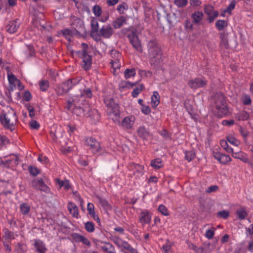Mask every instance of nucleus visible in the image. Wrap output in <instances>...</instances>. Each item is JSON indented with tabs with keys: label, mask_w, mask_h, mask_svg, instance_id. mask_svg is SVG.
I'll return each instance as SVG.
<instances>
[{
	"label": "nucleus",
	"mask_w": 253,
	"mask_h": 253,
	"mask_svg": "<svg viewBox=\"0 0 253 253\" xmlns=\"http://www.w3.org/2000/svg\"><path fill=\"white\" fill-rule=\"evenodd\" d=\"M211 106L213 113L218 117H223L229 113L225 97L221 93H216L213 96Z\"/></svg>",
	"instance_id": "obj_1"
},
{
	"label": "nucleus",
	"mask_w": 253,
	"mask_h": 253,
	"mask_svg": "<svg viewBox=\"0 0 253 253\" xmlns=\"http://www.w3.org/2000/svg\"><path fill=\"white\" fill-rule=\"evenodd\" d=\"M150 63L155 68H160L163 62L162 53L158 43L152 40L148 44Z\"/></svg>",
	"instance_id": "obj_2"
},
{
	"label": "nucleus",
	"mask_w": 253,
	"mask_h": 253,
	"mask_svg": "<svg viewBox=\"0 0 253 253\" xmlns=\"http://www.w3.org/2000/svg\"><path fill=\"white\" fill-rule=\"evenodd\" d=\"M17 117L14 111L11 109L7 112H2L0 115V122L6 129L12 131L15 129L17 122Z\"/></svg>",
	"instance_id": "obj_3"
},
{
	"label": "nucleus",
	"mask_w": 253,
	"mask_h": 253,
	"mask_svg": "<svg viewBox=\"0 0 253 253\" xmlns=\"http://www.w3.org/2000/svg\"><path fill=\"white\" fill-rule=\"evenodd\" d=\"M83 94L82 93L80 97L74 96L73 98L68 100L67 104L65 108L71 111L74 114L78 116H84V112L83 105H82V99Z\"/></svg>",
	"instance_id": "obj_4"
},
{
	"label": "nucleus",
	"mask_w": 253,
	"mask_h": 253,
	"mask_svg": "<svg viewBox=\"0 0 253 253\" xmlns=\"http://www.w3.org/2000/svg\"><path fill=\"white\" fill-rule=\"evenodd\" d=\"M104 102L107 107V113L109 116L114 122H119L120 110L118 104L116 103L112 98L106 99Z\"/></svg>",
	"instance_id": "obj_5"
},
{
	"label": "nucleus",
	"mask_w": 253,
	"mask_h": 253,
	"mask_svg": "<svg viewBox=\"0 0 253 253\" xmlns=\"http://www.w3.org/2000/svg\"><path fill=\"white\" fill-rule=\"evenodd\" d=\"M82 105H83L84 112V116L87 117H91L93 119L98 121L100 118V115L98 111L93 109L92 110L88 103L84 99H82Z\"/></svg>",
	"instance_id": "obj_6"
},
{
	"label": "nucleus",
	"mask_w": 253,
	"mask_h": 253,
	"mask_svg": "<svg viewBox=\"0 0 253 253\" xmlns=\"http://www.w3.org/2000/svg\"><path fill=\"white\" fill-rule=\"evenodd\" d=\"M127 169L131 177L135 176L138 178L141 176L144 172V167L134 163H129L127 165Z\"/></svg>",
	"instance_id": "obj_7"
},
{
	"label": "nucleus",
	"mask_w": 253,
	"mask_h": 253,
	"mask_svg": "<svg viewBox=\"0 0 253 253\" xmlns=\"http://www.w3.org/2000/svg\"><path fill=\"white\" fill-rule=\"evenodd\" d=\"M80 80L77 78L69 79L64 82L62 85V90L59 87L57 93L59 95H61L67 93L74 85L78 84Z\"/></svg>",
	"instance_id": "obj_8"
},
{
	"label": "nucleus",
	"mask_w": 253,
	"mask_h": 253,
	"mask_svg": "<svg viewBox=\"0 0 253 253\" xmlns=\"http://www.w3.org/2000/svg\"><path fill=\"white\" fill-rule=\"evenodd\" d=\"M77 53L82 59L83 68L85 70H87L90 69L92 63L91 56L89 55L85 50L78 51Z\"/></svg>",
	"instance_id": "obj_9"
},
{
	"label": "nucleus",
	"mask_w": 253,
	"mask_h": 253,
	"mask_svg": "<svg viewBox=\"0 0 253 253\" xmlns=\"http://www.w3.org/2000/svg\"><path fill=\"white\" fill-rule=\"evenodd\" d=\"M85 143L93 153H98L101 150L99 142L93 137L86 138Z\"/></svg>",
	"instance_id": "obj_10"
},
{
	"label": "nucleus",
	"mask_w": 253,
	"mask_h": 253,
	"mask_svg": "<svg viewBox=\"0 0 253 253\" xmlns=\"http://www.w3.org/2000/svg\"><path fill=\"white\" fill-rule=\"evenodd\" d=\"M207 84V81L205 78H196L189 80L188 82V86L192 89L204 87Z\"/></svg>",
	"instance_id": "obj_11"
},
{
	"label": "nucleus",
	"mask_w": 253,
	"mask_h": 253,
	"mask_svg": "<svg viewBox=\"0 0 253 253\" xmlns=\"http://www.w3.org/2000/svg\"><path fill=\"white\" fill-rule=\"evenodd\" d=\"M128 38L133 48L138 52H142V48L140 41L136 34L134 32H132L128 34Z\"/></svg>",
	"instance_id": "obj_12"
},
{
	"label": "nucleus",
	"mask_w": 253,
	"mask_h": 253,
	"mask_svg": "<svg viewBox=\"0 0 253 253\" xmlns=\"http://www.w3.org/2000/svg\"><path fill=\"white\" fill-rule=\"evenodd\" d=\"M73 30L76 33L79 34L83 33L84 31V28L83 21L80 19L76 18L71 24Z\"/></svg>",
	"instance_id": "obj_13"
},
{
	"label": "nucleus",
	"mask_w": 253,
	"mask_h": 253,
	"mask_svg": "<svg viewBox=\"0 0 253 253\" xmlns=\"http://www.w3.org/2000/svg\"><path fill=\"white\" fill-rule=\"evenodd\" d=\"M135 122V118L133 116L126 117L123 119L121 123L120 121L117 123H119V125L125 129H128L131 128Z\"/></svg>",
	"instance_id": "obj_14"
},
{
	"label": "nucleus",
	"mask_w": 253,
	"mask_h": 253,
	"mask_svg": "<svg viewBox=\"0 0 253 253\" xmlns=\"http://www.w3.org/2000/svg\"><path fill=\"white\" fill-rule=\"evenodd\" d=\"M151 220V214L147 210H142L139 214V221L142 225L149 224Z\"/></svg>",
	"instance_id": "obj_15"
},
{
	"label": "nucleus",
	"mask_w": 253,
	"mask_h": 253,
	"mask_svg": "<svg viewBox=\"0 0 253 253\" xmlns=\"http://www.w3.org/2000/svg\"><path fill=\"white\" fill-rule=\"evenodd\" d=\"M113 33V28L109 24L103 26L99 30V35L105 39L110 38Z\"/></svg>",
	"instance_id": "obj_16"
},
{
	"label": "nucleus",
	"mask_w": 253,
	"mask_h": 253,
	"mask_svg": "<svg viewBox=\"0 0 253 253\" xmlns=\"http://www.w3.org/2000/svg\"><path fill=\"white\" fill-rule=\"evenodd\" d=\"M213 157L221 164L222 165H227L232 160L231 158L229 155L220 152H213Z\"/></svg>",
	"instance_id": "obj_17"
},
{
	"label": "nucleus",
	"mask_w": 253,
	"mask_h": 253,
	"mask_svg": "<svg viewBox=\"0 0 253 253\" xmlns=\"http://www.w3.org/2000/svg\"><path fill=\"white\" fill-rule=\"evenodd\" d=\"M20 22L18 20L10 21L6 26V30L10 34L17 32L19 28Z\"/></svg>",
	"instance_id": "obj_18"
},
{
	"label": "nucleus",
	"mask_w": 253,
	"mask_h": 253,
	"mask_svg": "<svg viewBox=\"0 0 253 253\" xmlns=\"http://www.w3.org/2000/svg\"><path fill=\"white\" fill-rule=\"evenodd\" d=\"M34 246L39 253H45L47 251L45 244L40 240H35Z\"/></svg>",
	"instance_id": "obj_19"
},
{
	"label": "nucleus",
	"mask_w": 253,
	"mask_h": 253,
	"mask_svg": "<svg viewBox=\"0 0 253 253\" xmlns=\"http://www.w3.org/2000/svg\"><path fill=\"white\" fill-rule=\"evenodd\" d=\"M137 132L138 136L144 140H148L151 136L149 132L143 126L139 127Z\"/></svg>",
	"instance_id": "obj_20"
},
{
	"label": "nucleus",
	"mask_w": 253,
	"mask_h": 253,
	"mask_svg": "<svg viewBox=\"0 0 253 253\" xmlns=\"http://www.w3.org/2000/svg\"><path fill=\"white\" fill-rule=\"evenodd\" d=\"M126 18L124 16H121L113 22L112 26L114 29H119L122 27L126 23Z\"/></svg>",
	"instance_id": "obj_21"
},
{
	"label": "nucleus",
	"mask_w": 253,
	"mask_h": 253,
	"mask_svg": "<svg viewBox=\"0 0 253 253\" xmlns=\"http://www.w3.org/2000/svg\"><path fill=\"white\" fill-rule=\"evenodd\" d=\"M68 209L70 214H71L74 217L78 218L79 215L78 208L75 204L72 202L69 203Z\"/></svg>",
	"instance_id": "obj_22"
},
{
	"label": "nucleus",
	"mask_w": 253,
	"mask_h": 253,
	"mask_svg": "<svg viewBox=\"0 0 253 253\" xmlns=\"http://www.w3.org/2000/svg\"><path fill=\"white\" fill-rule=\"evenodd\" d=\"M232 157L235 159H240L244 163H248L249 162V159L247 157V155L243 152H233L232 153Z\"/></svg>",
	"instance_id": "obj_23"
},
{
	"label": "nucleus",
	"mask_w": 253,
	"mask_h": 253,
	"mask_svg": "<svg viewBox=\"0 0 253 253\" xmlns=\"http://www.w3.org/2000/svg\"><path fill=\"white\" fill-rule=\"evenodd\" d=\"M104 245L101 247V249L107 253H116L115 247L111 243L108 242L103 243Z\"/></svg>",
	"instance_id": "obj_24"
},
{
	"label": "nucleus",
	"mask_w": 253,
	"mask_h": 253,
	"mask_svg": "<svg viewBox=\"0 0 253 253\" xmlns=\"http://www.w3.org/2000/svg\"><path fill=\"white\" fill-rule=\"evenodd\" d=\"M219 37L220 40V46L224 48H227L228 47L227 35L224 33H221L219 34Z\"/></svg>",
	"instance_id": "obj_25"
},
{
	"label": "nucleus",
	"mask_w": 253,
	"mask_h": 253,
	"mask_svg": "<svg viewBox=\"0 0 253 253\" xmlns=\"http://www.w3.org/2000/svg\"><path fill=\"white\" fill-rule=\"evenodd\" d=\"M39 22V25L40 26V29L41 30H49L50 27V25H48L43 20L40 19L39 18H35L33 21V24H36L37 22Z\"/></svg>",
	"instance_id": "obj_26"
},
{
	"label": "nucleus",
	"mask_w": 253,
	"mask_h": 253,
	"mask_svg": "<svg viewBox=\"0 0 253 253\" xmlns=\"http://www.w3.org/2000/svg\"><path fill=\"white\" fill-rule=\"evenodd\" d=\"M249 118V113L245 111H242L236 114L235 118L238 121H246Z\"/></svg>",
	"instance_id": "obj_27"
},
{
	"label": "nucleus",
	"mask_w": 253,
	"mask_h": 253,
	"mask_svg": "<svg viewBox=\"0 0 253 253\" xmlns=\"http://www.w3.org/2000/svg\"><path fill=\"white\" fill-rule=\"evenodd\" d=\"M192 18L194 22L197 24L201 22L203 18V13L202 12L197 11L192 14Z\"/></svg>",
	"instance_id": "obj_28"
},
{
	"label": "nucleus",
	"mask_w": 253,
	"mask_h": 253,
	"mask_svg": "<svg viewBox=\"0 0 253 253\" xmlns=\"http://www.w3.org/2000/svg\"><path fill=\"white\" fill-rule=\"evenodd\" d=\"M160 96L158 92L154 91L151 96V103L153 107H156L160 103Z\"/></svg>",
	"instance_id": "obj_29"
},
{
	"label": "nucleus",
	"mask_w": 253,
	"mask_h": 253,
	"mask_svg": "<svg viewBox=\"0 0 253 253\" xmlns=\"http://www.w3.org/2000/svg\"><path fill=\"white\" fill-rule=\"evenodd\" d=\"M62 33L65 38L70 42L72 41L73 35L76 34L73 30H70L68 29L63 30Z\"/></svg>",
	"instance_id": "obj_30"
},
{
	"label": "nucleus",
	"mask_w": 253,
	"mask_h": 253,
	"mask_svg": "<svg viewBox=\"0 0 253 253\" xmlns=\"http://www.w3.org/2000/svg\"><path fill=\"white\" fill-rule=\"evenodd\" d=\"M8 80L9 84H11L10 86H13L15 87L17 85H18L20 82L17 80L15 77L12 74L7 73Z\"/></svg>",
	"instance_id": "obj_31"
},
{
	"label": "nucleus",
	"mask_w": 253,
	"mask_h": 253,
	"mask_svg": "<svg viewBox=\"0 0 253 253\" xmlns=\"http://www.w3.org/2000/svg\"><path fill=\"white\" fill-rule=\"evenodd\" d=\"M151 166L155 169H160L164 166L163 161L160 159L153 160L151 162Z\"/></svg>",
	"instance_id": "obj_32"
},
{
	"label": "nucleus",
	"mask_w": 253,
	"mask_h": 253,
	"mask_svg": "<svg viewBox=\"0 0 253 253\" xmlns=\"http://www.w3.org/2000/svg\"><path fill=\"white\" fill-rule=\"evenodd\" d=\"M43 182L42 178H35L32 181L31 185L35 189L39 190Z\"/></svg>",
	"instance_id": "obj_33"
},
{
	"label": "nucleus",
	"mask_w": 253,
	"mask_h": 253,
	"mask_svg": "<svg viewBox=\"0 0 253 253\" xmlns=\"http://www.w3.org/2000/svg\"><path fill=\"white\" fill-rule=\"evenodd\" d=\"M90 25L91 27V33H96L98 31L99 25L97 20L92 18L91 20Z\"/></svg>",
	"instance_id": "obj_34"
},
{
	"label": "nucleus",
	"mask_w": 253,
	"mask_h": 253,
	"mask_svg": "<svg viewBox=\"0 0 253 253\" xmlns=\"http://www.w3.org/2000/svg\"><path fill=\"white\" fill-rule=\"evenodd\" d=\"M13 90L12 86H10L7 91L5 92V98H3L5 101V106L6 103L9 104L12 101V97L11 95V91Z\"/></svg>",
	"instance_id": "obj_35"
},
{
	"label": "nucleus",
	"mask_w": 253,
	"mask_h": 253,
	"mask_svg": "<svg viewBox=\"0 0 253 253\" xmlns=\"http://www.w3.org/2000/svg\"><path fill=\"white\" fill-rule=\"evenodd\" d=\"M236 214L240 220H243L245 219L248 214L246 211L243 209H240L236 211Z\"/></svg>",
	"instance_id": "obj_36"
},
{
	"label": "nucleus",
	"mask_w": 253,
	"mask_h": 253,
	"mask_svg": "<svg viewBox=\"0 0 253 253\" xmlns=\"http://www.w3.org/2000/svg\"><path fill=\"white\" fill-rule=\"evenodd\" d=\"M30 210V207L27 204L23 203L20 205V211L23 215H28L29 213Z\"/></svg>",
	"instance_id": "obj_37"
},
{
	"label": "nucleus",
	"mask_w": 253,
	"mask_h": 253,
	"mask_svg": "<svg viewBox=\"0 0 253 253\" xmlns=\"http://www.w3.org/2000/svg\"><path fill=\"white\" fill-rule=\"evenodd\" d=\"M9 143V139L4 135H0V150L5 148Z\"/></svg>",
	"instance_id": "obj_38"
},
{
	"label": "nucleus",
	"mask_w": 253,
	"mask_h": 253,
	"mask_svg": "<svg viewBox=\"0 0 253 253\" xmlns=\"http://www.w3.org/2000/svg\"><path fill=\"white\" fill-rule=\"evenodd\" d=\"M221 146L227 152L229 153H232L233 152V149L229 146L227 142L225 140H221L220 142Z\"/></svg>",
	"instance_id": "obj_39"
},
{
	"label": "nucleus",
	"mask_w": 253,
	"mask_h": 253,
	"mask_svg": "<svg viewBox=\"0 0 253 253\" xmlns=\"http://www.w3.org/2000/svg\"><path fill=\"white\" fill-rule=\"evenodd\" d=\"M121 247L123 248L125 250L129 251L131 253H137V251L127 242L123 241L121 245Z\"/></svg>",
	"instance_id": "obj_40"
},
{
	"label": "nucleus",
	"mask_w": 253,
	"mask_h": 253,
	"mask_svg": "<svg viewBox=\"0 0 253 253\" xmlns=\"http://www.w3.org/2000/svg\"><path fill=\"white\" fill-rule=\"evenodd\" d=\"M227 26V23L224 20H218L215 23V27L219 30H222Z\"/></svg>",
	"instance_id": "obj_41"
},
{
	"label": "nucleus",
	"mask_w": 253,
	"mask_h": 253,
	"mask_svg": "<svg viewBox=\"0 0 253 253\" xmlns=\"http://www.w3.org/2000/svg\"><path fill=\"white\" fill-rule=\"evenodd\" d=\"M57 183L60 187H64L65 190H68L70 188V186L68 180L63 181L60 179H57Z\"/></svg>",
	"instance_id": "obj_42"
},
{
	"label": "nucleus",
	"mask_w": 253,
	"mask_h": 253,
	"mask_svg": "<svg viewBox=\"0 0 253 253\" xmlns=\"http://www.w3.org/2000/svg\"><path fill=\"white\" fill-rule=\"evenodd\" d=\"M125 77L126 79L130 78L133 77L135 75V70L134 69L132 68L130 69H126L124 72Z\"/></svg>",
	"instance_id": "obj_43"
},
{
	"label": "nucleus",
	"mask_w": 253,
	"mask_h": 253,
	"mask_svg": "<svg viewBox=\"0 0 253 253\" xmlns=\"http://www.w3.org/2000/svg\"><path fill=\"white\" fill-rule=\"evenodd\" d=\"M84 227L85 230L89 233L93 232L94 231V224L92 222L88 221L85 223Z\"/></svg>",
	"instance_id": "obj_44"
},
{
	"label": "nucleus",
	"mask_w": 253,
	"mask_h": 253,
	"mask_svg": "<svg viewBox=\"0 0 253 253\" xmlns=\"http://www.w3.org/2000/svg\"><path fill=\"white\" fill-rule=\"evenodd\" d=\"M39 86L42 91H46L49 87V82L47 80H42L40 82Z\"/></svg>",
	"instance_id": "obj_45"
},
{
	"label": "nucleus",
	"mask_w": 253,
	"mask_h": 253,
	"mask_svg": "<svg viewBox=\"0 0 253 253\" xmlns=\"http://www.w3.org/2000/svg\"><path fill=\"white\" fill-rule=\"evenodd\" d=\"M143 88L144 86L143 85H140L139 86L135 87L131 93L132 97H136Z\"/></svg>",
	"instance_id": "obj_46"
},
{
	"label": "nucleus",
	"mask_w": 253,
	"mask_h": 253,
	"mask_svg": "<svg viewBox=\"0 0 253 253\" xmlns=\"http://www.w3.org/2000/svg\"><path fill=\"white\" fill-rule=\"evenodd\" d=\"M93 13L96 17L101 16L102 9L101 7L98 5H95L93 7Z\"/></svg>",
	"instance_id": "obj_47"
},
{
	"label": "nucleus",
	"mask_w": 253,
	"mask_h": 253,
	"mask_svg": "<svg viewBox=\"0 0 253 253\" xmlns=\"http://www.w3.org/2000/svg\"><path fill=\"white\" fill-rule=\"evenodd\" d=\"M242 101L245 105H250L252 102V100L249 95L244 94L242 96Z\"/></svg>",
	"instance_id": "obj_48"
},
{
	"label": "nucleus",
	"mask_w": 253,
	"mask_h": 253,
	"mask_svg": "<svg viewBox=\"0 0 253 253\" xmlns=\"http://www.w3.org/2000/svg\"><path fill=\"white\" fill-rule=\"evenodd\" d=\"M99 201L101 205L105 209L110 210L111 209V206L105 199L99 198Z\"/></svg>",
	"instance_id": "obj_49"
},
{
	"label": "nucleus",
	"mask_w": 253,
	"mask_h": 253,
	"mask_svg": "<svg viewBox=\"0 0 253 253\" xmlns=\"http://www.w3.org/2000/svg\"><path fill=\"white\" fill-rule=\"evenodd\" d=\"M94 209V207L93 204L90 203H88L87 210L90 217H92L93 215H96Z\"/></svg>",
	"instance_id": "obj_50"
},
{
	"label": "nucleus",
	"mask_w": 253,
	"mask_h": 253,
	"mask_svg": "<svg viewBox=\"0 0 253 253\" xmlns=\"http://www.w3.org/2000/svg\"><path fill=\"white\" fill-rule=\"evenodd\" d=\"M174 3L178 7H185L188 3L187 0H174Z\"/></svg>",
	"instance_id": "obj_51"
},
{
	"label": "nucleus",
	"mask_w": 253,
	"mask_h": 253,
	"mask_svg": "<svg viewBox=\"0 0 253 253\" xmlns=\"http://www.w3.org/2000/svg\"><path fill=\"white\" fill-rule=\"evenodd\" d=\"M195 157V154L193 151H186L185 153V158L188 161L190 162Z\"/></svg>",
	"instance_id": "obj_52"
},
{
	"label": "nucleus",
	"mask_w": 253,
	"mask_h": 253,
	"mask_svg": "<svg viewBox=\"0 0 253 253\" xmlns=\"http://www.w3.org/2000/svg\"><path fill=\"white\" fill-rule=\"evenodd\" d=\"M28 170L30 173L34 176L37 175L40 173V170L37 168L32 166L29 167Z\"/></svg>",
	"instance_id": "obj_53"
},
{
	"label": "nucleus",
	"mask_w": 253,
	"mask_h": 253,
	"mask_svg": "<svg viewBox=\"0 0 253 253\" xmlns=\"http://www.w3.org/2000/svg\"><path fill=\"white\" fill-rule=\"evenodd\" d=\"M158 211L164 215L168 216L169 214L168 209L163 205H160L159 206Z\"/></svg>",
	"instance_id": "obj_54"
},
{
	"label": "nucleus",
	"mask_w": 253,
	"mask_h": 253,
	"mask_svg": "<svg viewBox=\"0 0 253 253\" xmlns=\"http://www.w3.org/2000/svg\"><path fill=\"white\" fill-rule=\"evenodd\" d=\"M39 190H40L41 191L44 192L46 194L51 193L50 189L48 187V186H47L46 184H45L44 182H43L41 187H40Z\"/></svg>",
	"instance_id": "obj_55"
},
{
	"label": "nucleus",
	"mask_w": 253,
	"mask_h": 253,
	"mask_svg": "<svg viewBox=\"0 0 253 253\" xmlns=\"http://www.w3.org/2000/svg\"><path fill=\"white\" fill-rule=\"evenodd\" d=\"M227 139L230 144L235 146H238L240 143L239 140L232 136L227 137Z\"/></svg>",
	"instance_id": "obj_56"
},
{
	"label": "nucleus",
	"mask_w": 253,
	"mask_h": 253,
	"mask_svg": "<svg viewBox=\"0 0 253 253\" xmlns=\"http://www.w3.org/2000/svg\"><path fill=\"white\" fill-rule=\"evenodd\" d=\"M217 215L218 217L223 218L224 219H227L229 215V212L227 211L223 210L218 212L217 213Z\"/></svg>",
	"instance_id": "obj_57"
},
{
	"label": "nucleus",
	"mask_w": 253,
	"mask_h": 253,
	"mask_svg": "<svg viewBox=\"0 0 253 253\" xmlns=\"http://www.w3.org/2000/svg\"><path fill=\"white\" fill-rule=\"evenodd\" d=\"M128 8L127 4L125 3L118 5L117 10L120 14L124 13V10Z\"/></svg>",
	"instance_id": "obj_58"
},
{
	"label": "nucleus",
	"mask_w": 253,
	"mask_h": 253,
	"mask_svg": "<svg viewBox=\"0 0 253 253\" xmlns=\"http://www.w3.org/2000/svg\"><path fill=\"white\" fill-rule=\"evenodd\" d=\"M110 54L112 57L114 59V60H119L121 57L120 53L115 49H113L111 51Z\"/></svg>",
	"instance_id": "obj_59"
},
{
	"label": "nucleus",
	"mask_w": 253,
	"mask_h": 253,
	"mask_svg": "<svg viewBox=\"0 0 253 253\" xmlns=\"http://www.w3.org/2000/svg\"><path fill=\"white\" fill-rule=\"evenodd\" d=\"M204 11L205 13L209 15L212 14L214 11L213 10V7L211 5H207L204 7Z\"/></svg>",
	"instance_id": "obj_60"
},
{
	"label": "nucleus",
	"mask_w": 253,
	"mask_h": 253,
	"mask_svg": "<svg viewBox=\"0 0 253 253\" xmlns=\"http://www.w3.org/2000/svg\"><path fill=\"white\" fill-rule=\"evenodd\" d=\"M78 239L79 241L82 242L84 244L88 246H90V242L85 237L83 236L79 235Z\"/></svg>",
	"instance_id": "obj_61"
},
{
	"label": "nucleus",
	"mask_w": 253,
	"mask_h": 253,
	"mask_svg": "<svg viewBox=\"0 0 253 253\" xmlns=\"http://www.w3.org/2000/svg\"><path fill=\"white\" fill-rule=\"evenodd\" d=\"M236 1L235 0H234L231 1V3L228 5L226 10H225V12L230 13L231 11L234 9Z\"/></svg>",
	"instance_id": "obj_62"
},
{
	"label": "nucleus",
	"mask_w": 253,
	"mask_h": 253,
	"mask_svg": "<svg viewBox=\"0 0 253 253\" xmlns=\"http://www.w3.org/2000/svg\"><path fill=\"white\" fill-rule=\"evenodd\" d=\"M171 249L170 244L169 242L167 241L162 247V250L165 253H167L170 251Z\"/></svg>",
	"instance_id": "obj_63"
},
{
	"label": "nucleus",
	"mask_w": 253,
	"mask_h": 253,
	"mask_svg": "<svg viewBox=\"0 0 253 253\" xmlns=\"http://www.w3.org/2000/svg\"><path fill=\"white\" fill-rule=\"evenodd\" d=\"M141 110L142 112L145 115H148L151 112V109L149 106L145 105H142L141 108Z\"/></svg>",
	"instance_id": "obj_64"
}]
</instances>
